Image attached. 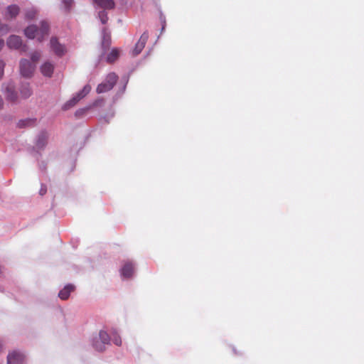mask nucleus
I'll return each mask as SVG.
<instances>
[{
    "instance_id": "obj_1",
    "label": "nucleus",
    "mask_w": 364,
    "mask_h": 364,
    "mask_svg": "<svg viewBox=\"0 0 364 364\" xmlns=\"http://www.w3.org/2000/svg\"><path fill=\"white\" fill-rule=\"evenodd\" d=\"M49 24L46 21L41 22V28H38L36 26L31 25L24 30L26 36L30 39L37 38L39 42H42L45 37L48 35Z\"/></svg>"
},
{
    "instance_id": "obj_2",
    "label": "nucleus",
    "mask_w": 364,
    "mask_h": 364,
    "mask_svg": "<svg viewBox=\"0 0 364 364\" xmlns=\"http://www.w3.org/2000/svg\"><path fill=\"white\" fill-rule=\"evenodd\" d=\"M117 80L118 76L114 73H109L107 75L105 80L97 85L96 90L97 92L100 94L111 90L117 83Z\"/></svg>"
},
{
    "instance_id": "obj_3",
    "label": "nucleus",
    "mask_w": 364,
    "mask_h": 364,
    "mask_svg": "<svg viewBox=\"0 0 364 364\" xmlns=\"http://www.w3.org/2000/svg\"><path fill=\"white\" fill-rule=\"evenodd\" d=\"M49 46L50 50L58 57L63 56L67 52L65 46L60 43L55 36H53L50 39Z\"/></svg>"
},
{
    "instance_id": "obj_4",
    "label": "nucleus",
    "mask_w": 364,
    "mask_h": 364,
    "mask_svg": "<svg viewBox=\"0 0 364 364\" xmlns=\"http://www.w3.org/2000/svg\"><path fill=\"white\" fill-rule=\"evenodd\" d=\"M91 90V86L90 85H86L84 87L77 92L71 100H70L65 105V109H68L71 107H73L79 102L81 99L85 97Z\"/></svg>"
},
{
    "instance_id": "obj_5",
    "label": "nucleus",
    "mask_w": 364,
    "mask_h": 364,
    "mask_svg": "<svg viewBox=\"0 0 364 364\" xmlns=\"http://www.w3.org/2000/svg\"><path fill=\"white\" fill-rule=\"evenodd\" d=\"M7 46L11 49L20 50L23 52L27 50V47L23 45L21 38L16 35H12L8 38Z\"/></svg>"
},
{
    "instance_id": "obj_6",
    "label": "nucleus",
    "mask_w": 364,
    "mask_h": 364,
    "mask_svg": "<svg viewBox=\"0 0 364 364\" xmlns=\"http://www.w3.org/2000/svg\"><path fill=\"white\" fill-rule=\"evenodd\" d=\"M34 70V67L26 59H22L20 61V72L21 74L26 77H31Z\"/></svg>"
},
{
    "instance_id": "obj_7",
    "label": "nucleus",
    "mask_w": 364,
    "mask_h": 364,
    "mask_svg": "<svg viewBox=\"0 0 364 364\" xmlns=\"http://www.w3.org/2000/svg\"><path fill=\"white\" fill-rule=\"evenodd\" d=\"M149 38V35L147 33L144 32L139 39L138 42L136 43L135 47L132 51L133 55L136 56L139 55L143 48H144L146 41Z\"/></svg>"
},
{
    "instance_id": "obj_8",
    "label": "nucleus",
    "mask_w": 364,
    "mask_h": 364,
    "mask_svg": "<svg viewBox=\"0 0 364 364\" xmlns=\"http://www.w3.org/2000/svg\"><path fill=\"white\" fill-rule=\"evenodd\" d=\"M24 355L16 351H14L8 355L7 363L8 364H22L24 361Z\"/></svg>"
},
{
    "instance_id": "obj_9",
    "label": "nucleus",
    "mask_w": 364,
    "mask_h": 364,
    "mask_svg": "<svg viewBox=\"0 0 364 364\" xmlns=\"http://www.w3.org/2000/svg\"><path fill=\"white\" fill-rule=\"evenodd\" d=\"M6 97L8 100L12 102H16L18 100V95L12 83H9L6 87Z\"/></svg>"
},
{
    "instance_id": "obj_10",
    "label": "nucleus",
    "mask_w": 364,
    "mask_h": 364,
    "mask_svg": "<svg viewBox=\"0 0 364 364\" xmlns=\"http://www.w3.org/2000/svg\"><path fill=\"white\" fill-rule=\"evenodd\" d=\"M134 272V264L131 262H127L121 269V274L125 278H130Z\"/></svg>"
},
{
    "instance_id": "obj_11",
    "label": "nucleus",
    "mask_w": 364,
    "mask_h": 364,
    "mask_svg": "<svg viewBox=\"0 0 364 364\" xmlns=\"http://www.w3.org/2000/svg\"><path fill=\"white\" fill-rule=\"evenodd\" d=\"M54 70V65L50 62L44 63L41 67L42 74L46 77H51Z\"/></svg>"
},
{
    "instance_id": "obj_12",
    "label": "nucleus",
    "mask_w": 364,
    "mask_h": 364,
    "mask_svg": "<svg viewBox=\"0 0 364 364\" xmlns=\"http://www.w3.org/2000/svg\"><path fill=\"white\" fill-rule=\"evenodd\" d=\"M19 13V8L16 5H11L7 7L5 18L8 19H12L15 18Z\"/></svg>"
},
{
    "instance_id": "obj_13",
    "label": "nucleus",
    "mask_w": 364,
    "mask_h": 364,
    "mask_svg": "<svg viewBox=\"0 0 364 364\" xmlns=\"http://www.w3.org/2000/svg\"><path fill=\"white\" fill-rule=\"evenodd\" d=\"M93 3L97 4L99 7L105 9H112L114 7V2L113 0H92Z\"/></svg>"
},
{
    "instance_id": "obj_14",
    "label": "nucleus",
    "mask_w": 364,
    "mask_h": 364,
    "mask_svg": "<svg viewBox=\"0 0 364 364\" xmlns=\"http://www.w3.org/2000/svg\"><path fill=\"white\" fill-rule=\"evenodd\" d=\"M48 135L46 132H42L38 136L36 146L38 149H43L47 144Z\"/></svg>"
},
{
    "instance_id": "obj_15",
    "label": "nucleus",
    "mask_w": 364,
    "mask_h": 364,
    "mask_svg": "<svg viewBox=\"0 0 364 364\" xmlns=\"http://www.w3.org/2000/svg\"><path fill=\"white\" fill-rule=\"evenodd\" d=\"M75 289V287L72 284L66 285L62 290L60 291L58 296L63 300H66L68 299L70 293L73 291Z\"/></svg>"
},
{
    "instance_id": "obj_16",
    "label": "nucleus",
    "mask_w": 364,
    "mask_h": 364,
    "mask_svg": "<svg viewBox=\"0 0 364 364\" xmlns=\"http://www.w3.org/2000/svg\"><path fill=\"white\" fill-rule=\"evenodd\" d=\"M31 90L29 87L28 84L22 85L21 90H20V94L21 98L26 99L29 97L31 95Z\"/></svg>"
},
{
    "instance_id": "obj_17",
    "label": "nucleus",
    "mask_w": 364,
    "mask_h": 364,
    "mask_svg": "<svg viewBox=\"0 0 364 364\" xmlns=\"http://www.w3.org/2000/svg\"><path fill=\"white\" fill-rule=\"evenodd\" d=\"M97 338L105 346L109 344L110 337L106 331H100Z\"/></svg>"
},
{
    "instance_id": "obj_18",
    "label": "nucleus",
    "mask_w": 364,
    "mask_h": 364,
    "mask_svg": "<svg viewBox=\"0 0 364 364\" xmlns=\"http://www.w3.org/2000/svg\"><path fill=\"white\" fill-rule=\"evenodd\" d=\"M92 346H93V348L99 352H102L105 350V346L102 343V341L97 337H95L93 339Z\"/></svg>"
},
{
    "instance_id": "obj_19",
    "label": "nucleus",
    "mask_w": 364,
    "mask_h": 364,
    "mask_svg": "<svg viewBox=\"0 0 364 364\" xmlns=\"http://www.w3.org/2000/svg\"><path fill=\"white\" fill-rule=\"evenodd\" d=\"M119 51L117 48H114L112 50L110 53L107 57V60L108 63H113L119 57Z\"/></svg>"
},
{
    "instance_id": "obj_20",
    "label": "nucleus",
    "mask_w": 364,
    "mask_h": 364,
    "mask_svg": "<svg viewBox=\"0 0 364 364\" xmlns=\"http://www.w3.org/2000/svg\"><path fill=\"white\" fill-rule=\"evenodd\" d=\"M111 43L110 34L105 28L103 30L102 46L109 47Z\"/></svg>"
},
{
    "instance_id": "obj_21",
    "label": "nucleus",
    "mask_w": 364,
    "mask_h": 364,
    "mask_svg": "<svg viewBox=\"0 0 364 364\" xmlns=\"http://www.w3.org/2000/svg\"><path fill=\"white\" fill-rule=\"evenodd\" d=\"M34 123H35V121L33 119H25V120L20 121L18 124V126L19 127H24L31 126Z\"/></svg>"
},
{
    "instance_id": "obj_22",
    "label": "nucleus",
    "mask_w": 364,
    "mask_h": 364,
    "mask_svg": "<svg viewBox=\"0 0 364 364\" xmlns=\"http://www.w3.org/2000/svg\"><path fill=\"white\" fill-rule=\"evenodd\" d=\"M9 31V27L6 24L0 23V36L6 34Z\"/></svg>"
},
{
    "instance_id": "obj_23",
    "label": "nucleus",
    "mask_w": 364,
    "mask_h": 364,
    "mask_svg": "<svg viewBox=\"0 0 364 364\" xmlns=\"http://www.w3.org/2000/svg\"><path fill=\"white\" fill-rule=\"evenodd\" d=\"M99 16H100V21L101 22L105 24L107 23V20H108V17H107V13L105 11H100L99 13Z\"/></svg>"
},
{
    "instance_id": "obj_24",
    "label": "nucleus",
    "mask_w": 364,
    "mask_h": 364,
    "mask_svg": "<svg viewBox=\"0 0 364 364\" xmlns=\"http://www.w3.org/2000/svg\"><path fill=\"white\" fill-rule=\"evenodd\" d=\"M63 3L65 6V8L67 11H70L72 6L73 5V0H63Z\"/></svg>"
},
{
    "instance_id": "obj_25",
    "label": "nucleus",
    "mask_w": 364,
    "mask_h": 364,
    "mask_svg": "<svg viewBox=\"0 0 364 364\" xmlns=\"http://www.w3.org/2000/svg\"><path fill=\"white\" fill-rule=\"evenodd\" d=\"M36 11L34 9H31V10L28 11L26 14V17L28 19H33L36 17Z\"/></svg>"
},
{
    "instance_id": "obj_26",
    "label": "nucleus",
    "mask_w": 364,
    "mask_h": 364,
    "mask_svg": "<svg viewBox=\"0 0 364 364\" xmlns=\"http://www.w3.org/2000/svg\"><path fill=\"white\" fill-rule=\"evenodd\" d=\"M41 53L38 51H35L31 54V60L33 62H37L41 58Z\"/></svg>"
},
{
    "instance_id": "obj_27",
    "label": "nucleus",
    "mask_w": 364,
    "mask_h": 364,
    "mask_svg": "<svg viewBox=\"0 0 364 364\" xmlns=\"http://www.w3.org/2000/svg\"><path fill=\"white\" fill-rule=\"evenodd\" d=\"M112 341L114 343L118 346L122 345V339L120 336L117 334L114 335Z\"/></svg>"
},
{
    "instance_id": "obj_28",
    "label": "nucleus",
    "mask_w": 364,
    "mask_h": 364,
    "mask_svg": "<svg viewBox=\"0 0 364 364\" xmlns=\"http://www.w3.org/2000/svg\"><path fill=\"white\" fill-rule=\"evenodd\" d=\"M4 67H5L4 62L3 60H0V78H1V77L4 75Z\"/></svg>"
},
{
    "instance_id": "obj_29",
    "label": "nucleus",
    "mask_w": 364,
    "mask_h": 364,
    "mask_svg": "<svg viewBox=\"0 0 364 364\" xmlns=\"http://www.w3.org/2000/svg\"><path fill=\"white\" fill-rule=\"evenodd\" d=\"M102 103H103V100H102V99L101 100H97L94 102L93 105L94 106H99V105H101Z\"/></svg>"
},
{
    "instance_id": "obj_30",
    "label": "nucleus",
    "mask_w": 364,
    "mask_h": 364,
    "mask_svg": "<svg viewBox=\"0 0 364 364\" xmlns=\"http://www.w3.org/2000/svg\"><path fill=\"white\" fill-rule=\"evenodd\" d=\"M46 193V188L45 187H41L40 190V194L41 196L44 195Z\"/></svg>"
},
{
    "instance_id": "obj_31",
    "label": "nucleus",
    "mask_w": 364,
    "mask_h": 364,
    "mask_svg": "<svg viewBox=\"0 0 364 364\" xmlns=\"http://www.w3.org/2000/svg\"><path fill=\"white\" fill-rule=\"evenodd\" d=\"M4 46V41L2 39H0V51L2 50Z\"/></svg>"
},
{
    "instance_id": "obj_32",
    "label": "nucleus",
    "mask_w": 364,
    "mask_h": 364,
    "mask_svg": "<svg viewBox=\"0 0 364 364\" xmlns=\"http://www.w3.org/2000/svg\"><path fill=\"white\" fill-rule=\"evenodd\" d=\"M3 105H4L3 100H2L1 97L0 96V109L2 108Z\"/></svg>"
},
{
    "instance_id": "obj_33",
    "label": "nucleus",
    "mask_w": 364,
    "mask_h": 364,
    "mask_svg": "<svg viewBox=\"0 0 364 364\" xmlns=\"http://www.w3.org/2000/svg\"><path fill=\"white\" fill-rule=\"evenodd\" d=\"M1 349H2V345H1V343H0V351L1 350Z\"/></svg>"
}]
</instances>
